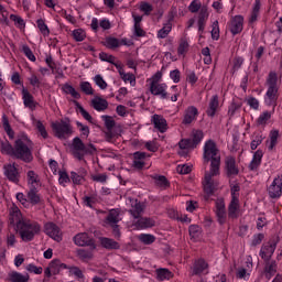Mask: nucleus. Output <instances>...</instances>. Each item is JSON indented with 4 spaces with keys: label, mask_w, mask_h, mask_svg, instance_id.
Wrapping results in <instances>:
<instances>
[{
    "label": "nucleus",
    "mask_w": 282,
    "mask_h": 282,
    "mask_svg": "<svg viewBox=\"0 0 282 282\" xmlns=\"http://www.w3.org/2000/svg\"><path fill=\"white\" fill-rule=\"evenodd\" d=\"M32 140L28 138V134H20L14 142L13 158H15L17 160H22V162H25L26 164H30V162L34 160V156L32 155Z\"/></svg>",
    "instance_id": "1"
},
{
    "label": "nucleus",
    "mask_w": 282,
    "mask_h": 282,
    "mask_svg": "<svg viewBox=\"0 0 282 282\" xmlns=\"http://www.w3.org/2000/svg\"><path fill=\"white\" fill-rule=\"evenodd\" d=\"M203 160L204 164H208V162H210V170L213 173H217L219 171V166H221V154L219 153V148H217V143H215V141L209 139L205 142Z\"/></svg>",
    "instance_id": "2"
},
{
    "label": "nucleus",
    "mask_w": 282,
    "mask_h": 282,
    "mask_svg": "<svg viewBox=\"0 0 282 282\" xmlns=\"http://www.w3.org/2000/svg\"><path fill=\"white\" fill-rule=\"evenodd\" d=\"M279 77L276 73L271 72L267 78L268 90L264 97V102L268 107H273L272 113H274V109L276 108V100H279Z\"/></svg>",
    "instance_id": "3"
},
{
    "label": "nucleus",
    "mask_w": 282,
    "mask_h": 282,
    "mask_svg": "<svg viewBox=\"0 0 282 282\" xmlns=\"http://www.w3.org/2000/svg\"><path fill=\"white\" fill-rule=\"evenodd\" d=\"M17 232L20 235L22 241H32L34 237L41 232V225L36 221L26 219L18 225Z\"/></svg>",
    "instance_id": "4"
},
{
    "label": "nucleus",
    "mask_w": 282,
    "mask_h": 282,
    "mask_svg": "<svg viewBox=\"0 0 282 282\" xmlns=\"http://www.w3.org/2000/svg\"><path fill=\"white\" fill-rule=\"evenodd\" d=\"M96 153V145L93 143L85 144L78 137L73 139L72 155L76 160H85V155H94Z\"/></svg>",
    "instance_id": "5"
},
{
    "label": "nucleus",
    "mask_w": 282,
    "mask_h": 282,
    "mask_svg": "<svg viewBox=\"0 0 282 282\" xmlns=\"http://www.w3.org/2000/svg\"><path fill=\"white\" fill-rule=\"evenodd\" d=\"M202 140H204V132L202 130H193L192 138L182 139L178 142L181 149L178 155H181V158H188V149H197V145Z\"/></svg>",
    "instance_id": "6"
},
{
    "label": "nucleus",
    "mask_w": 282,
    "mask_h": 282,
    "mask_svg": "<svg viewBox=\"0 0 282 282\" xmlns=\"http://www.w3.org/2000/svg\"><path fill=\"white\" fill-rule=\"evenodd\" d=\"M51 127L55 138H58L59 140H67V138L74 133L72 123H69V119L67 118L65 120L53 122Z\"/></svg>",
    "instance_id": "7"
},
{
    "label": "nucleus",
    "mask_w": 282,
    "mask_h": 282,
    "mask_svg": "<svg viewBox=\"0 0 282 282\" xmlns=\"http://www.w3.org/2000/svg\"><path fill=\"white\" fill-rule=\"evenodd\" d=\"M73 241L75 246H79V248H90V250H96V240L87 232L75 235Z\"/></svg>",
    "instance_id": "8"
},
{
    "label": "nucleus",
    "mask_w": 282,
    "mask_h": 282,
    "mask_svg": "<svg viewBox=\"0 0 282 282\" xmlns=\"http://www.w3.org/2000/svg\"><path fill=\"white\" fill-rule=\"evenodd\" d=\"M216 175H219V170L218 172H213V170L205 172L203 188L207 197H210L215 193V181H213V177H216Z\"/></svg>",
    "instance_id": "9"
},
{
    "label": "nucleus",
    "mask_w": 282,
    "mask_h": 282,
    "mask_svg": "<svg viewBox=\"0 0 282 282\" xmlns=\"http://www.w3.org/2000/svg\"><path fill=\"white\" fill-rule=\"evenodd\" d=\"M101 120H104V124L107 129V131H105V138L107 142H111L117 135L116 131H113V127H116V120H113V117L109 115L101 116Z\"/></svg>",
    "instance_id": "10"
},
{
    "label": "nucleus",
    "mask_w": 282,
    "mask_h": 282,
    "mask_svg": "<svg viewBox=\"0 0 282 282\" xmlns=\"http://www.w3.org/2000/svg\"><path fill=\"white\" fill-rule=\"evenodd\" d=\"M26 218H23V214H21V209L17 207V205H12L9 210V224L10 226L19 227V224H23L26 221Z\"/></svg>",
    "instance_id": "11"
},
{
    "label": "nucleus",
    "mask_w": 282,
    "mask_h": 282,
    "mask_svg": "<svg viewBox=\"0 0 282 282\" xmlns=\"http://www.w3.org/2000/svg\"><path fill=\"white\" fill-rule=\"evenodd\" d=\"M3 171L9 182H13V184H19V180H21V174L19 173V169H17L15 163L3 165Z\"/></svg>",
    "instance_id": "12"
},
{
    "label": "nucleus",
    "mask_w": 282,
    "mask_h": 282,
    "mask_svg": "<svg viewBox=\"0 0 282 282\" xmlns=\"http://www.w3.org/2000/svg\"><path fill=\"white\" fill-rule=\"evenodd\" d=\"M271 199H279L282 195V174L275 177L268 188Z\"/></svg>",
    "instance_id": "13"
},
{
    "label": "nucleus",
    "mask_w": 282,
    "mask_h": 282,
    "mask_svg": "<svg viewBox=\"0 0 282 282\" xmlns=\"http://www.w3.org/2000/svg\"><path fill=\"white\" fill-rule=\"evenodd\" d=\"M191 276H199V274H208V262L203 258L195 260L191 268Z\"/></svg>",
    "instance_id": "14"
},
{
    "label": "nucleus",
    "mask_w": 282,
    "mask_h": 282,
    "mask_svg": "<svg viewBox=\"0 0 282 282\" xmlns=\"http://www.w3.org/2000/svg\"><path fill=\"white\" fill-rule=\"evenodd\" d=\"M276 243L275 240H272L261 247L260 257L263 261H270V259H272V254H274V251L276 250Z\"/></svg>",
    "instance_id": "15"
},
{
    "label": "nucleus",
    "mask_w": 282,
    "mask_h": 282,
    "mask_svg": "<svg viewBox=\"0 0 282 282\" xmlns=\"http://www.w3.org/2000/svg\"><path fill=\"white\" fill-rule=\"evenodd\" d=\"M229 32H231L234 36L243 32V15H236L231 18L229 22Z\"/></svg>",
    "instance_id": "16"
},
{
    "label": "nucleus",
    "mask_w": 282,
    "mask_h": 282,
    "mask_svg": "<svg viewBox=\"0 0 282 282\" xmlns=\"http://www.w3.org/2000/svg\"><path fill=\"white\" fill-rule=\"evenodd\" d=\"M44 232L54 239V241H62L61 228L54 223H46L44 226Z\"/></svg>",
    "instance_id": "17"
},
{
    "label": "nucleus",
    "mask_w": 282,
    "mask_h": 282,
    "mask_svg": "<svg viewBox=\"0 0 282 282\" xmlns=\"http://www.w3.org/2000/svg\"><path fill=\"white\" fill-rule=\"evenodd\" d=\"M150 93L152 96H160L163 100L169 98V93H166V84H150Z\"/></svg>",
    "instance_id": "18"
},
{
    "label": "nucleus",
    "mask_w": 282,
    "mask_h": 282,
    "mask_svg": "<svg viewBox=\"0 0 282 282\" xmlns=\"http://www.w3.org/2000/svg\"><path fill=\"white\" fill-rule=\"evenodd\" d=\"M151 122L152 124H154V128L158 129V131H160V133H166V129L169 128H167L166 119H164L163 116L161 115L152 116Z\"/></svg>",
    "instance_id": "19"
},
{
    "label": "nucleus",
    "mask_w": 282,
    "mask_h": 282,
    "mask_svg": "<svg viewBox=\"0 0 282 282\" xmlns=\"http://www.w3.org/2000/svg\"><path fill=\"white\" fill-rule=\"evenodd\" d=\"M225 164L228 177L239 175V167H237V161L235 160V158L227 156Z\"/></svg>",
    "instance_id": "20"
},
{
    "label": "nucleus",
    "mask_w": 282,
    "mask_h": 282,
    "mask_svg": "<svg viewBox=\"0 0 282 282\" xmlns=\"http://www.w3.org/2000/svg\"><path fill=\"white\" fill-rule=\"evenodd\" d=\"M28 199L29 204L32 206H39V204H43V200H41V195H39V189H36V186H30V189L28 192Z\"/></svg>",
    "instance_id": "21"
},
{
    "label": "nucleus",
    "mask_w": 282,
    "mask_h": 282,
    "mask_svg": "<svg viewBox=\"0 0 282 282\" xmlns=\"http://www.w3.org/2000/svg\"><path fill=\"white\" fill-rule=\"evenodd\" d=\"M198 113H199V111L197 110V107L189 106L185 110V115H184V118H183V123L184 124H191L193 121L196 120Z\"/></svg>",
    "instance_id": "22"
},
{
    "label": "nucleus",
    "mask_w": 282,
    "mask_h": 282,
    "mask_svg": "<svg viewBox=\"0 0 282 282\" xmlns=\"http://www.w3.org/2000/svg\"><path fill=\"white\" fill-rule=\"evenodd\" d=\"M217 109H219V96L214 95L210 100L208 108L206 110V113L209 118H215V115L217 113Z\"/></svg>",
    "instance_id": "23"
},
{
    "label": "nucleus",
    "mask_w": 282,
    "mask_h": 282,
    "mask_svg": "<svg viewBox=\"0 0 282 282\" xmlns=\"http://www.w3.org/2000/svg\"><path fill=\"white\" fill-rule=\"evenodd\" d=\"M264 274L265 279L270 281L274 274H276V261L275 260H264Z\"/></svg>",
    "instance_id": "24"
},
{
    "label": "nucleus",
    "mask_w": 282,
    "mask_h": 282,
    "mask_svg": "<svg viewBox=\"0 0 282 282\" xmlns=\"http://www.w3.org/2000/svg\"><path fill=\"white\" fill-rule=\"evenodd\" d=\"M206 21H208V8L202 7L198 14V32H204L206 28Z\"/></svg>",
    "instance_id": "25"
},
{
    "label": "nucleus",
    "mask_w": 282,
    "mask_h": 282,
    "mask_svg": "<svg viewBox=\"0 0 282 282\" xmlns=\"http://www.w3.org/2000/svg\"><path fill=\"white\" fill-rule=\"evenodd\" d=\"M229 219H237L239 217V198L234 197L228 206Z\"/></svg>",
    "instance_id": "26"
},
{
    "label": "nucleus",
    "mask_w": 282,
    "mask_h": 282,
    "mask_svg": "<svg viewBox=\"0 0 282 282\" xmlns=\"http://www.w3.org/2000/svg\"><path fill=\"white\" fill-rule=\"evenodd\" d=\"M91 107L96 111H106V109H109V101H107V99H102L101 97H95L91 100Z\"/></svg>",
    "instance_id": "27"
},
{
    "label": "nucleus",
    "mask_w": 282,
    "mask_h": 282,
    "mask_svg": "<svg viewBox=\"0 0 282 282\" xmlns=\"http://www.w3.org/2000/svg\"><path fill=\"white\" fill-rule=\"evenodd\" d=\"M144 213V205L142 203L138 202V199H132L130 214L134 219H140V216Z\"/></svg>",
    "instance_id": "28"
},
{
    "label": "nucleus",
    "mask_w": 282,
    "mask_h": 282,
    "mask_svg": "<svg viewBox=\"0 0 282 282\" xmlns=\"http://www.w3.org/2000/svg\"><path fill=\"white\" fill-rule=\"evenodd\" d=\"M263 159V151L258 150L254 152L252 161L249 164L250 171H257L261 166V160Z\"/></svg>",
    "instance_id": "29"
},
{
    "label": "nucleus",
    "mask_w": 282,
    "mask_h": 282,
    "mask_svg": "<svg viewBox=\"0 0 282 282\" xmlns=\"http://www.w3.org/2000/svg\"><path fill=\"white\" fill-rule=\"evenodd\" d=\"M9 282H29L30 281V274H22L17 271H12L9 273L8 278Z\"/></svg>",
    "instance_id": "30"
},
{
    "label": "nucleus",
    "mask_w": 282,
    "mask_h": 282,
    "mask_svg": "<svg viewBox=\"0 0 282 282\" xmlns=\"http://www.w3.org/2000/svg\"><path fill=\"white\" fill-rule=\"evenodd\" d=\"M100 243L106 250H120V243L110 238H100Z\"/></svg>",
    "instance_id": "31"
},
{
    "label": "nucleus",
    "mask_w": 282,
    "mask_h": 282,
    "mask_svg": "<svg viewBox=\"0 0 282 282\" xmlns=\"http://www.w3.org/2000/svg\"><path fill=\"white\" fill-rule=\"evenodd\" d=\"M22 98L24 107H28L29 109H34L36 107V105H34V96H32L25 88L22 89Z\"/></svg>",
    "instance_id": "32"
},
{
    "label": "nucleus",
    "mask_w": 282,
    "mask_h": 282,
    "mask_svg": "<svg viewBox=\"0 0 282 282\" xmlns=\"http://www.w3.org/2000/svg\"><path fill=\"white\" fill-rule=\"evenodd\" d=\"M94 250L96 249H78L76 251L77 257L80 259V261H91V259H94Z\"/></svg>",
    "instance_id": "33"
},
{
    "label": "nucleus",
    "mask_w": 282,
    "mask_h": 282,
    "mask_svg": "<svg viewBox=\"0 0 282 282\" xmlns=\"http://www.w3.org/2000/svg\"><path fill=\"white\" fill-rule=\"evenodd\" d=\"M48 268H51L52 274H59L61 270H66L67 264L61 262L58 259H55L48 264Z\"/></svg>",
    "instance_id": "34"
},
{
    "label": "nucleus",
    "mask_w": 282,
    "mask_h": 282,
    "mask_svg": "<svg viewBox=\"0 0 282 282\" xmlns=\"http://www.w3.org/2000/svg\"><path fill=\"white\" fill-rule=\"evenodd\" d=\"M62 91H64V94H68L69 96L75 98V100H79L80 98V93L76 91V88H74V86L69 84H64L62 86Z\"/></svg>",
    "instance_id": "35"
},
{
    "label": "nucleus",
    "mask_w": 282,
    "mask_h": 282,
    "mask_svg": "<svg viewBox=\"0 0 282 282\" xmlns=\"http://www.w3.org/2000/svg\"><path fill=\"white\" fill-rule=\"evenodd\" d=\"M173 30V23H171V20H169L161 30L158 32V39H166L169 34H171V31Z\"/></svg>",
    "instance_id": "36"
},
{
    "label": "nucleus",
    "mask_w": 282,
    "mask_h": 282,
    "mask_svg": "<svg viewBox=\"0 0 282 282\" xmlns=\"http://www.w3.org/2000/svg\"><path fill=\"white\" fill-rule=\"evenodd\" d=\"M106 219L109 226H116L118 221H120V213L116 209H111Z\"/></svg>",
    "instance_id": "37"
},
{
    "label": "nucleus",
    "mask_w": 282,
    "mask_h": 282,
    "mask_svg": "<svg viewBox=\"0 0 282 282\" xmlns=\"http://www.w3.org/2000/svg\"><path fill=\"white\" fill-rule=\"evenodd\" d=\"M272 118L271 111H264L262 112L259 118L256 120L257 127H265L268 124V121Z\"/></svg>",
    "instance_id": "38"
},
{
    "label": "nucleus",
    "mask_w": 282,
    "mask_h": 282,
    "mask_svg": "<svg viewBox=\"0 0 282 282\" xmlns=\"http://www.w3.org/2000/svg\"><path fill=\"white\" fill-rule=\"evenodd\" d=\"M1 153L14 158V145L10 144V141H1Z\"/></svg>",
    "instance_id": "39"
},
{
    "label": "nucleus",
    "mask_w": 282,
    "mask_h": 282,
    "mask_svg": "<svg viewBox=\"0 0 282 282\" xmlns=\"http://www.w3.org/2000/svg\"><path fill=\"white\" fill-rule=\"evenodd\" d=\"M156 279L158 281L173 279V272H171L169 269H159L156 270Z\"/></svg>",
    "instance_id": "40"
},
{
    "label": "nucleus",
    "mask_w": 282,
    "mask_h": 282,
    "mask_svg": "<svg viewBox=\"0 0 282 282\" xmlns=\"http://www.w3.org/2000/svg\"><path fill=\"white\" fill-rule=\"evenodd\" d=\"M105 47L108 50H116L117 47H120V40L117 37H106V41L104 43Z\"/></svg>",
    "instance_id": "41"
},
{
    "label": "nucleus",
    "mask_w": 282,
    "mask_h": 282,
    "mask_svg": "<svg viewBox=\"0 0 282 282\" xmlns=\"http://www.w3.org/2000/svg\"><path fill=\"white\" fill-rule=\"evenodd\" d=\"M139 241L141 243H144V246H151V243H155V236L151 234H141L138 237Z\"/></svg>",
    "instance_id": "42"
},
{
    "label": "nucleus",
    "mask_w": 282,
    "mask_h": 282,
    "mask_svg": "<svg viewBox=\"0 0 282 282\" xmlns=\"http://www.w3.org/2000/svg\"><path fill=\"white\" fill-rule=\"evenodd\" d=\"M73 102L77 107V109H79V113H82L83 118L88 122H90L91 124H94V118L91 117V115L87 112V110H85L83 106H80V102L76 100H74Z\"/></svg>",
    "instance_id": "43"
},
{
    "label": "nucleus",
    "mask_w": 282,
    "mask_h": 282,
    "mask_svg": "<svg viewBox=\"0 0 282 282\" xmlns=\"http://www.w3.org/2000/svg\"><path fill=\"white\" fill-rule=\"evenodd\" d=\"M79 89L83 94H86V96H94V88L89 82H80Z\"/></svg>",
    "instance_id": "44"
},
{
    "label": "nucleus",
    "mask_w": 282,
    "mask_h": 282,
    "mask_svg": "<svg viewBox=\"0 0 282 282\" xmlns=\"http://www.w3.org/2000/svg\"><path fill=\"white\" fill-rule=\"evenodd\" d=\"M137 226L139 228H153V226H155V221H153L151 218H140L137 221Z\"/></svg>",
    "instance_id": "45"
},
{
    "label": "nucleus",
    "mask_w": 282,
    "mask_h": 282,
    "mask_svg": "<svg viewBox=\"0 0 282 282\" xmlns=\"http://www.w3.org/2000/svg\"><path fill=\"white\" fill-rule=\"evenodd\" d=\"M26 177H28V182H29L30 186H36V184H39V182H41V180L39 178V174H36L35 171H29L26 173Z\"/></svg>",
    "instance_id": "46"
},
{
    "label": "nucleus",
    "mask_w": 282,
    "mask_h": 282,
    "mask_svg": "<svg viewBox=\"0 0 282 282\" xmlns=\"http://www.w3.org/2000/svg\"><path fill=\"white\" fill-rule=\"evenodd\" d=\"M153 180L155 182V185L160 186L161 188H169V186H170L169 180H166L165 176L155 175V176H153Z\"/></svg>",
    "instance_id": "47"
},
{
    "label": "nucleus",
    "mask_w": 282,
    "mask_h": 282,
    "mask_svg": "<svg viewBox=\"0 0 282 282\" xmlns=\"http://www.w3.org/2000/svg\"><path fill=\"white\" fill-rule=\"evenodd\" d=\"M37 28L40 32L43 34V36H50V29L47 28V24H45V20L39 19L36 21Z\"/></svg>",
    "instance_id": "48"
},
{
    "label": "nucleus",
    "mask_w": 282,
    "mask_h": 282,
    "mask_svg": "<svg viewBox=\"0 0 282 282\" xmlns=\"http://www.w3.org/2000/svg\"><path fill=\"white\" fill-rule=\"evenodd\" d=\"M188 232L193 239H197V237L202 235V227L198 225H191Z\"/></svg>",
    "instance_id": "49"
},
{
    "label": "nucleus",
    "mask_w": 282,
    "mask_h": 282,
    "mask_svg": "<svg viewBox=\"0 0 282 282\" xmlns=\"http://www.w3.org/2000/svg\"><path fill=\"white\" fill-rule=\"evenodd\" d=\"M276 140H279V130H272L270 133L269 151H272L276 147Z\"/></svg>",
    "instance_id": "50"
},
{
    "label": "nucleus",
    "mask_w": 282,
    "mask_h": 282,
    "mask_svg": "<svg viewBox=\"0 0 282 282\" xmlns=\"http://www.w3.org/2000/svg\"><path fill=\"white\" fill-rule=\"evenodd\" d=\"M22 52L29 58V61H32V63H36V56H34V53L32 52V48L28 45L22 46Z\"/></svg>",
    "instance_id": "51"
},
{
    "label": "nucleus",
    "mask_w": 282,
    "mask_h": 282,
    "mask_svg": "<svg viewBox=\"0 0 282 282\" xmlns=\"http://www.w3.org/2000/svg\"><path fill=\"white\" fill-rule=\"evenodd\" d=\"M10 19H11V21L14 22L17 28H19L20 30H23L25 28V21L23 20V18H21L19 15L11 14Z\"/></svg>",
    "instance_id": "52"
},
{
    "label": "nucleus",
    "mask_w": 282,
    "mask_h": 282,
    "mask_svg": "<svg viewBox=\"0 0 282 282\" xmlns=\"http://www.w3.org/2000/svg\"><path fill=\"white\" fill-rule=\"evenodd\" d=\"M212 39L213 41H219V21H214L212 25Z\"/></svg>",
    "instance_id": "53"
},
{
    "label": "nucleus",
    "mask_w": 282,
    "mask_h": 282,
    "mask_svg": "<svg viewBox=\"0 0 282 282\" xmlns=\"http://www.w3.org/2000/svg\"><path fill=\"white\" fill-rule=\"evenodd\" d=\"M188 52V42L186 40H182L178 48H177V54L178 56H184Z\"/></svg>",
    "instance_id": "54"
},
{
    "label": "nucleus",
    "mask_w": 282,
    "mask_h": 282,
    "mask_svg": "<svg viewBox=\"0 0 282 282\" xmlns=\"http://www.w3.org/2000/svg\"><path fill=\"white\" fill-rule=\"evenodd\" d=\"M188 10L192 12V14L199 12V10H202V2H199V0H193L188 7Z\"/></svg>",
    "instance_id": "55"
},
{
    "label": "nucleus",
    "mask_w": 282,
    "mask_h": 282,
    "mask_svg": "<svg viewBox=\"0 0 282 282\" xmlns=\"http://www.w3.org/2000/svg\"><path fill=\"white\" fill-rule=\"evenodd\" d=\"M3 129L9 138H14V131L12 127H10V121H8L7 117H3Z\"/></svg>",
    "instance_id": "56"
},
{
    "label": "nucleus",
    "mask_w": 282,
    "mask_h": 282,
    "mask_svg": "<svg viewBox=\"0 0 282 282\" xmlns=\"http://www.w3.org/2000/svg\"><path fill=\"white\" fill-rule=\"evenodd\" d=\"M86 36L87 35L85 34V31L83 29H76V30L73 31V37L77 42L85 41Z\"/></svg>",
    "instance_id": "57"
},
{
    "label": "nucleus",
    "mask_w": 282,
    "mask_h": 282,
    "mask_svg": "<svg viewBox=\"0 0 282 282\" xmlns=\"http://www.w3.org/2000/svg\"><path fill=\"white\" fill-rule=\"evenodd\" d=\"M139 9H140L141 12H144V14H145L147 17H149V14H151V12H153V6H151V4L148 3V2H141Z\"/></svg>",
    "instance_id": "58"
},
{
    "label": "nucleus",
    "mask_w": 282,
    "mask_h": 282,
    "mask_svg": "<svg viewBox=\"0 0 282 282\" xmlns=\"http://www.w3.org/2000/svg\"><path fill=\"white\" fill-rule=\"evenodd\" d=\"M263 239H265V235H263V234L254 235V236H253V239H252V241H251V246H252L253 248H257V246H261Z\"/></svg>",
    "instance_id": "59"
},
{
    "label": "nucleus",
    "mask_w": 282,
    "mask_h": 282,
    "mask_svg": "<svg viewBox=\"0 0 282 282\" xmlns=\"http://www.w3.org/2000/svg\"><path fill=\"white\" fill-rule=\"evenodd\" d=\"M176 171H177V173H180V175H188V173H191V171H193V167L187 164L177 165Z\"/></svg>",
    "instance_id": "60"
},
{
    "label": "nucleus",
    "mask_w": 282,
    "mask_h": 282,
    "mask_svg": "<svg viewBox=\"0 0 282 282\" xmlns=\"http://www.w3.org/2000/svg\"><path fill=\"white\" fill-rule=\"evenodd\" d=\"M94 80L97 87H99L100 89H107V82H105L101 75H96Z\"/></svg>",
    "instance_id": "61"
},
{
    "label": "nucleus",
    "mask_w": 282,
    "mask_h": 282,
    "mask_svg": "<svg viewBox=\"0 0 282 282\" xmlns=\"http://www.w3.org/2000/svg\"><path fill=\"white\" fill-rule=\"evenodd\" d=\"M70 180H73V183L77 184V185H80V184H83V182H85L84 176H80L76 172H70Z\"/></svg>",
    "instance_id": "62"
},
{
    "label": "nucleus",
    "mask_w": 282,
    "mask_h": 282,
    "mask_svg": "<svg viewBox=\"0 0 282 282\" xmlns=\"http://www.w3.org/2000/svg\"><path fill=\"white\" fill-rule=\"evenodd\" d=\"M99 58H100V61H104V62L110 63V64H112L113 61H116V56L109 55V54H107V53H105V52H101V53L99 54Z\"/></svg>",
    "instance_id": "63"
},
{
    "label": "nucleus",
    "mask_w": 282,
    "mask_h": 282,
    "mask_svg": "<svg viewBox=\"0 0 282 282\" xmlns=\"http://www.w3.org/2000/svg\"><path fill=\"white\" fill-rule=\"evenodd\" d=\"M58 182L62 186H65V184L69 183V175L67 172L59 171Z\"/></svg>",
    "instance_id": "64"
}]
</instances>
